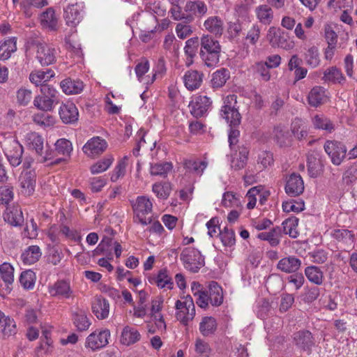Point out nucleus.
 <instances>
[{
  "mask_svg": "<svg viewBox=\"0 0 357 357\" xmlns=\"http://www.w3.org/2000/svg\"><path fill=\"white\" fill-rule=\"evenodd\" d=\"M221 116L226 120L231 127L228 140L229 146L238 142V137L240 135L238 130L234 128L241 123V116L237 107V96L235 94L228 95L223 99V105L221 108Z\"/></svg>",
  "mask_w": 357,
  "mask_h": 357,
  "instance_id": "nucleus-1",
  "label": "nucleus"
},
{
  "mask_svg": "<svg viewBox=\"0 0 357 357\" xmlns=\"http://www.w3.org/2000/svg\"><path fill=\"white\" fill-rule=\"evenodd\" d=\"M208 11V6L202 0L187 1L183 10L176 8L172 10V19L176 21H183L185 23L192 22L195 18H202Z\"/></svg>",
  "mask_w": 357,
  "mask_h": 357,
  "instance_id": "nucleus-2",
  "label": "nucleus"
},
{
  "mask_svg": "<svg viewBox=\"0 0 357 357\" xmlns=\"http://www.w3.org/2000/svg\"><path fill=\"white\" fill-rule=\"evenodd\" d=\"M200 56L208 67L216 66L220 61L221 46L211 35L204 34L200 38Z\"/></svg>",
  "mask_w": 357,
  "mask_h": 357,
  "instance_id": "nucleus-3",
  "label": "nucleus"
},
{
  "mask_svg": "<svg viewBox=\"0 0 357 357\" xmlns=\"http://www.w3.org/2000/svg\"><path fill=\"white\" fill-rule=\"evenodd\" d=\"M0 144L10 165L17 167L22 162L23 147L10 132L0 133Z\"/></svg>",
  "mask_w": 357,
  "mask_h": 357,
  "instance_id": "nucleus-4",
  "label": "nucleus"
},
{
  "mask_svg": "<svg viewBox=\"0 0 357 357\" xmlns=\"http://www.w3.org/2000/svg\"><path fill=\"white\" fill-rule=\"evenodd\" d=\"M184 268L191 273H197L204 264V257L201 252L191 247L184 248L180 255Z\"/></svg>",
  "mask_w": 357,
  "mask_h": 357,
  "instance_id": "nucleus-5",
  "label": "nucleus"
},
{
  "mask_svg": "<svg viewBox=\"0 0 357 357\" xmlns=\"http://www.w3.org/2000/svg\"><path fill=\"white\" fill-rule=\"evenodd\" d=\"M176 318L186 326L195 316V307L192 298L188 295L175 303Z\"/></svg>",
  "mask_w": 357,
  "mask_h": 357,
  "instance_id": "nucleus-6",
  "label": "nucleus"
},
{
  "mask_svg": "<svg viewBox=\"0 0 357 357\" xmlns=\"http://www.w3.org/2000/svg\"><path fill=\"white\" fill-rule=\"evenodd\" d=\"M153 204L150 199L146 196L137 197L132 204V209L135 213L134 220L143 226L151 223V219L146 215L152 211Z\"/></svg>",
  "mask_w": 357,
  "mask_h": 357,
  "instance_id": "nucleus-7",
  "label": "nucleus"
},
{
  "mask_svg": "<svg viewBox=\"0 0 357 357\" xmlns=\"http://www.w3.org/2000/svg\"><path fill=\"white\" fill-rule=\"evenodd\" d=\"M324 148L334 165H340L347 155V147L340 142L328 140Z\"/></svg>",
  "mask_w": 357,
  "mask_h": 357,
  "instance_id": "nucleus-8",
  "label": "nucleus"
},
{
  "mask_svg": "<svg viewBox=\"0 0 357 357\" xmlns=\"http://www.w3.org/2000/svg\"><path fill=\"white\" fill-rule=\"evenodd\" d=\"M36 59L41 66H49L56 61V50L50 44L38 43L35 45Z\"/></svg>",
  "mask_w": 357,
  "mask_h": 357,
  "instance_id": "nucleus-9",
  "label": "nucleus"
},
{
  "mask_svg": "<svg viewBox=\"0 0 357 357\" xmlns=\"http://www.w3.org/2000/svg\"><path fill=\"white\" fill-rule=\"evenodd\" d=\"M266 40L273 47H280L287 50L294 47V43L287 40L284 33L278 28L271 26L266 34Z\"/></svg>",
  "mask_w": 357,
  "mask_h": 357,
  "instance_id": "nucleus-10",
  "label": "nucleus"
},
{
  "mask_svg": "<svg viewBox=\"0 0 357 357\" xmlns=\"http://www.w3.org/2000/svg\"><path fill=\"white\" fill-rule=\"evenodd\" d=\"M84 4L77 2L68 6L64 9V19L68 26L75 27L82 20L84 15Z\"/></svg>",
  "mask_w": 357,
  "mask_h": 357,
  "instance_id": "nucleus-11",
  "label": "nucleus"
},
{
  "mask_svg": "<svg viewBox=\"0 0 357 357\" xmlns=\"http://www.w3.org/2000/svg\"><path fill=\"white\" fill-rule=\"evenodd\" d=\"M109 337L110 332L107 329L96 331L86 337L85 346L93 351L101 349L108 344Z\"/></svg>",
  "mask_w": 357,
  "mask_h": 357,
  "instance_id": "nucleus-12",
  "label": "nucleus"
},
{
  "mask_svg": "<svg viewBox=\"0 0 357 357\" xmlns=\"http://www.w3.org/2000/svg\"><path fill=\"white\" fill-rule=\"evenodd\" d=\"M107 147V142L100 137H94L89 139L83 146L84 153L90 158H96L101 155Z\"/></svg>",
  "mask_w": 357,
  "mask_h": 357,
  "instance_id": "nucleus-13",
  "label": "nucleus"
},
{
  "mask_svg": "<svg viewBox=\"0 0 357 357\" xmlns=\"http://www.w3.org/2000/svg\"><path fill=\"white\" fill-rule=\"evenodd\" d=\"M49 294L54 297L69 299L74 297V291L70 287V282L58 280L48 287Z\"/></svg>",
  "mask_w": 357,
  "mask_h": 357,
  "instance_id": "nucleus-14",
  "label": "nucleus"
},
{
  "mask_svg": "<svg viewBox=\"0 0 357 357\" xmlns=\"http://www.w3.org/2000/svg\"><path fill=\"white\" fill-rule=\"evenodd\" d=\"M212 101L206 96L195 97L189 104L191 114L195 117L202 116L211 107Z\"/></svg>",
  "mask_w": 357,
  "mask_h": 357,
  "instance_id": "nucleus-15",
  "label": "nucleus"
},
{
  "mask_svg": "<svg viewBox=\"0 0 357 357\" xmlns=\"http://www.w3.org/2000/svg\"><path fill=\"white\" fill-rule=\"evenodd\" d=\"M203 27L204 30L215 37H220L225 31V23L220 17L213 15L204 20Z\"/></svg>",
  "mask_w": 357,
  "mask_h": 357,
  "instance_id": "nucleus-16",
  "label": "nucleus"
},
{
  "mask_svg": "<svg viewBox=\"0 0 357 357\" xmlns=\"http://www.w3.org/2000/svg\"><path fill=\"white\" fill-rule=\"evenodd\" d=\"M91 310L97 319H105L109 316V303L107 299L96 296L91 301Z\"/></svg>",
  "mask_w": 357,
  "mask_h": 357,
  "instance_id": "nucleus-17",
  "label": "nucleus"
},
{
  "mask_svg": "<svg viewBox=\"0 0 357 357\" xmlns=\"http://www.w3.org/2000/svg\"><path fill=\"white\" fill-rule=\"evenodd\" d=\"M285 191L291 197L302 194L304 191V183L301 176L296 174H291L287 180Z\"/></svg>",
  "mask_w": 357,
  "mask_h": 357,
  "instance_id": "nucleus-18",
  "label": "nucleus"
},
{
  "mask_svg": "<svg viewBox=\"0 0 357 357\" xmlns=\"http://www.w3.org/2000/svg\"><path fill=\"white\" fill-rule=\"evenodd\" d=\"M59 116L64 123H73L78 120L79 113L74 103L67 102L60 106Z\"/></svg>",
  "mask_w": 357,
  "mask_h": 357,
  "instance_id": "nucleus-19",
  "label": "nucleus"
},
{
  "mask_svg": "<svg viewBox=\"0 0 357 357\" xmlns=\"http://www.w3.org/2000/svg\"><path fill=\"white\" fill-rule=\"evenodd\" d=\"M148 280L151 284H155L160 289H172L174 285L172 277L166 268L160 270L157 275L149 276Z\"/></svg>",
  "mask_w": 357,
  "mask_h": 357,
  "instance_id": "nucleus-20",
  "label": "nucleus"
},
{
  "mask_svg": "<svg viewBox=\"0 0 357 357\" xmlns=\"http://www.w3.org/2000/svg\"><path fill=\"white\" fill-rule=\"evenodd\" d=\"M21 193L25 196L31 195L35 190V173L32 171H26L22 173L20 178Z\"/></svg>",
  "mask_w": 357,
  "mask_h": 357,
  "instance_id": "nucleus-21",
  "label": "nucleus"
},
{
  "mask_svg": "<svg viewBox=\"0 0 357 357\" xmlns=\"http://www.w3.org/2000/svg\"><path fill=\"white\" fill-rule=\"evenodd\" d=\"M3 219L10 225L17 227L24 222V217L21 208L18 206H10L6 208L3 214Z\"/></svg>",
  "mask_w": 357,
  "mask_h": 357,
  "instance_id": "nucleus-22",
  "label": "nucleus"
},
{
  "mask_svg": "<svg viewBox=\"0 0 357 357\" xmlns=\"http://www.w3.org/2000/svg\"><path fill=\"white\" fill-rule=\"evenodd\" d=\"M326 90L324 87L316 86L309 92L307 96L308 104L314 107H317L327 101Z\"/></svg>",
  "mask_w": 357,
  "mask_h": 357,
  "instance_id": "nucleus-23",
  "label": "nucleus"
},
{
  "mask_svg": "<svg viewBox=\"0 0 357 357\" xmlns=\"http://www.w3.org/2000/svg\"><path fill=\"white\" fill-rule=\"evenodd\" d=\"M301 266V261L294 256H289L281 259L277 268L286 273H296Z\"/></svg>",
  "mask_w": 357,
  "mask_h": 357,
  "instance_id": "nucleus-24",
  "label": "nucleus"
},
{
  "mask_svg": "<svg viewBox=\"0 0 357 357\" xmlns=\"http://www.w3.org/2000/svg\"><path fill=\"white\" fill-rule=\"evenodd\" d=\"M203 80V74L197 70H188L183 77L185 87L190 91L198 89Z\"/></svg>",
  "mask_w": 357,
  "mask_h": 357,
  "instance_id": "nucleus-25",
  "label": "nucleus"
},
{
  "mask_svg": "<svg viewBox=\"0 0 357 357\" xmlns=\"http://www.w3.org/2000/svg\"><path fill=\"white\" fill-rule=\"evenodd\" d=\"M40 24L43 28L50 31H55L58 26V18L55 15L54 10L52 8H47L40 16Z\"/></svg>",
  "mask_w": 357,
  "mask_h": 357,
  "instance_id": "nucleus-26",
  "label": "nucleus"
},
{
  "mask_svg": "<svg viewBox=\"0 0 357 357\" xmlns=\"http://www.w3.org/2000/svg\"><path fill=\"white\" fill-rule=\"evenodd\" d=\"M140 337V333L136 328L126 326L122 330L120 342L123 345L130 346L138 342Z\"/></svg>",
  "mask_w": 357,
  "mask_h": 357,
  "instance_id": "nucleus-27",
  "label": "nucleus"
},
{
  "mask_svg": "<svg viewBox=\"0 0 357 357\" xmlns=\"http://www.w3.org/2000/svg\"><path fill=\"white\" fill-rule=\"evenodd\" d=\"M208 299L213 306H220L223 302V293L222 287L215 281L208 284Z\"/></svg>",
  "mask_w": 357,
  "mask_h": 357,
  "instance_id": "nucleus-28",
  "label": "nucleus"
},
{
  "mask_svg": "<svg viewBox=\"0 0 357 357\" xmlns=\"http://www.w3.org/2000/svg\"><path fill=\"white\" fill-rule=\"evenodd\" d=\"M322 79L325 82H331L333 84H344L346 78L342 71L336 66H332L327 68L324 72Z\"/></svg>",
  "mask_w": 357,
  "mask_h": 357,
  "instance_id": "nucleus-29",
  "label": "nucleus"
},
{
  "mask_svg": "<svg viewBox=\"0 0 357 357\" xmlns=\"http://www.w3.org/2000/svg\"><path fill=\"white\" fill-rule=\"evenodd\" d=\"M257 237L260 240L268 241L271 246L276 247L280 242L282 229L280 227H275L269 231L258 234Z\"/></svg>",
  "mask_w": 357,
  "mask_h": 357,
  "instance_id": "nucleus-30",
  "label": "nucleus"
},
{
  "mask_svg": "<svg viewBox=\"0 0 357 357\" xmlns=\"http://www.w3.org/2000/svg\"><path fill=\"white\" fill-rule=\"evenodd\" d=\"M63 93L67 95L79 93L84 89L83 82L78 79H65L60 83Z\"/></svg>",
  "mask_w": 357,
  "mask_h": 357,
  "instance_id": "nucleus-31",
  "label": "nucleus"
},
{
  "mask_svg": "<svg viewBox=\"0 0 357 357\" xmlns=\"http://www.w3.org/2000/svg\"><path fill=\"white\" fill-rule=\"evenodd\" d=\"M42 255L39 246L30 245L24 250L21 255L24 264L31 265L38 261Z\"/></svg>",
  "mask_w": 357,
  "mask_h": 357,
  "instance_id": "nucleus-32",
  "label": "nucleus"
},
{
  "mask_svg": "<svg viewBox=\"0 0 357 357\" xmlns=\"http://www.w3.org/2000/svg\"><path fill=\"white\" fill-rule=\"evenodd\" d=\"M208 166V162L205 160H185L183 162V167L187 172L201 176L204 169Z\"/></svg>",
  "mask_w": 357,
  "mask_h": 357,
  "instance_id": "nucleus-33",
  "label": "nucleus"
},
{
  "mask_svg": "<svg viewBox=\"0 0 357 357\" xmlns=\"http://www.w3.org/2000/svg\"><path fill=\"white\" fill-rule=\"evenodd\" d=\"M273 135L276 143L281 147L287 146L291 143V135L288 129L284 126H275Z\"/></svg>",
  "mask_w": 357,
  "mask_h": 357,
  "instance_id": "nucleus-34",
  "label": "nucleus"
},
{
  "mask_svg": "<svg viewBox=\"0 0 357 357\" xmlns=\"http://www.w3.org/2000/svg\"><path fill=\"white\" fill-rule=\"evenodd\" d=\"M73 320L75 327L79 331H85L91 326V321L87 317L86 312L79 308L73 312Z\"/></svg>",
  "mask_w": 357,
  "mask_h": 357,
  "instance_id": "nucleus-35",
  "label": "nucleus"
},
{
  "mask_svg": "<svg viewBox=\"0 0 357 357\" xmlns=\"http://www.w3.org/2000/svg\"><path fill=\"white\" fill-rule=\"evenodd\" d=\"M54 76V73L51 70L47 71L34 70L29 75L30 82L36 86L45 85L44 83L49 81Z\"/></svg>",
  "mask_w": 357,
  "mask_h": 357,
  "instance_id": "nucleus-36",
  "label": "nucleus"
},
{
  "mask_svg": "<svg viewBox=\"0 0 357 357\" xmlns=\"http://www.w3.org/2000/svg\"><path fill=\"white\" fill-rule=\"evenodd\" d=\"M312 123L315 129L326 130L332 132L335 126L332 121L323 114H316L312 118Z\"/></svg>",
  "mask_w": 357,
  "mask_h": 357,
  "instance_id": "nucleus-37",
  "label": "nucleus"
},
{
  "mask_svg": "<svg viewBox=\"0 0 357 357\" xmlns=\"http://www.w3.org/2000/svg\"><path fill=\"white\" fill-rule=\"evenodd\" d=\"M259 21L265 25H269L273 20V11L268 5H260L255 9Z\"/></svg>",
  "mask_w": 357,
  "mask_h": 357,
  "instance_id": "nucleus-38",
  "label": "nucleus"
},
{
  "mask_svg": "<svg viewBox=\"0 0 357 357\" xmlns=\"http://www.w3.org/2000/svg\"><path fill=\"white\" fill-rule=\"evenodd\" d=\"M294 340L297 346L306 350L312 345V336L308 331H298L294 335Z\"/></svg>",
  "mask_w": 357,
  "mask_h": 357,
  "instance_id": "nucleus-39",
  "label": "nucleus"
},
{
  "mask_svg": "<svg viewBox=\"0 0 357 357\" xmlns=\"http://www.w3.org/2000/svg\"><path fill=\"white\" fill-rule=\"evenodd\" d=\"M305 275L307 280L317 285H321L324 280V273L316 266H310L305 268Z\"/></svg>",
  "mask_w": 357,
  "mask_h": 357,
  "instance_id": "nucleus-40",
  "label": "nucleus"
},
{
  "mask_svg": "<svg viewBox=\"0 0 357 357\" xmlns=\"http://www.w3.org/2000/svg\"><path fill=\"white\" fill-rule=\"evenodd\" d=\"M26 142L29 149L36 151V155L43 149L44 139L37 132H31L26 135Z\"/></svg>",
  "mask_w": 357,
  "mask_h": 357,
  "instance_id": "nucleus-41",
  "label": "nucleus"
},
{
  "mask_svg": "<svg viewBox=\"0 0 357 357\" xmlns=\"http://www.w3.org/2000/svg\"><path fill=\"white\" fill-rule=\"evenodd\" d=\"M199 329L202 335L204 337L214 334L217 329L215 319L212 317H203L199 323Z\"/></svg>",
  "mask_w": 357,
  "mask_h": 357,
  "instance_id": "nucleus-42",
  "label": "nucleus"
},
{
  "mask_svg": "<svg viewBox=\"0 0 357 357\" xmlns=\"http://www.w3.org/2000/svg\"><path fill=\"white\" fill-rule=\"evenodd\" d=\"M305 63L310 67L314 68L321 63L319 51L317 47H310L304 54Z\"/></svg>",
  "mask_w": 357,
  "mask_h": 357,
  "instance_id": "nucleus-43",
  "label": "nucleus"
},
{
  "mask_svg": "<svg viewBox=\"0 0 357 357\" xmlns=\"http://www.w3.org/2000/svg\"><path fill=\"white\" fill-rule=\"evenodd\" d=\"M114 158L111 155H107L102 159L98 160L90 167V171L92 174H98L107 171L112 164Z\"/></svg>",
  "mask_w": 357,
  "mask_h": 357,
  "instance_id": "nucleus-44",
  "label": "nucleus"
},
{
  "mask_svg": "<svg viewBox=\"0 0 357 357\" xmlns=\"http://www.w3.org/2000/svg\"><path fill=\"white\" fill-rule=\"evenodd\" d=\"M47 4V0H22L20 6L24 15L27 17H30L33 14L32 8H41Z\"/></svg>",
  "mask_w": 357,
  "mask_h": 357,
  "instance_id": "nucleus-45",
  "label": "nucleus"
},
{
  "mask_svg": "<svg viewBox=\"0 0 357 357\" xmlns=\"http://www.w3.org/2000/svg\"><path fill=\"white\" fill-rule=\"evenodd\" d=\"M17 50L16 40L11 38L3 42H0V59L6 60L10 58L11 54Z\"/></svg>",
  "mask_w": 357,
  "mask_h": 357,
  "instance_id": "nucleus-46",
  "label": "nucleus"
},
{
  "mask_svg": "<svg viewBox=\"0 0 357 357\" xmlns=\"http://www.w3.org/2000/svg\"><path fill=\"white\" fill-rule=\"evenodd\" d=\"M298 220L295 218H289L283 221L282 233L288 234L291 238H296L298 236L297 230Z\"/></svg>",
  "mask_w": 357,
  "mask_h": 357,
  "instance_id": "nucleus-47",
  "label": "nucleus"
},
{
  "mask_svg": "<svg viewBox=\"0 0 357 357\" xmlns=\"http://www.w3.org/2000/svg\"><path fill=\"white\" fill-rule=\"evenodd\" d=\"M33 105L43 112H50L53 109L55 103L54 100L46 98L43 94L36 96L33 99Z\"/></svg>",
  "mask_w": 357,
  "mask_h": 357,
  "instance_id": "nucleus-48",
  "label": "nucleus"
},
{
  "mask_svg": "<svg viewBox=\"0 0 357 357\" xmlns=\"http://www.w3.org/2000/svg\"><path fill=\"white\" fill-rule=\"evenodd\" d=\"M229 78V72L225 68L216 70L212 75L211 84L213 88H220L224 86Z\"/></svg>",
  "mask_w": 357,
  "mask_h": 357,
  "instance_id": "nucleus-49",
  "label": "nucleus"
},
{
  "mask_svg": "<svg viewBox=\"0 0 357 357\" xmlns=\"http://www.w3.org/2000/svg\"><path fill=\"white\" fill-rule=\"evenodd\" d=\"M171 162L152 163L150 166V174L153 176H165L172 169Z\"/></svg>",
  "mask_w": 357,
  "mask_h": 357,
  "instance_id": "nucleus-50",
  "label": "nucleus"
},
{
  "mask_svg": "<svg viewBox=\"0 0 357 357\" xmlns=\"http://www.w3.org/2000/svg\"><path fill=\"white\" fill-rule=\"evenodd\" d=\"M152 321L147 324L148 332L151 334L162 333L166 331V323L163 317L151 318Z\"/></svg>",
  "mask_w": 357,
  "mask_h": 357,
  "instance_id": "nucleus-51",
  "label": "nucleus"
},
{
  "mask_svg": "<svg viewBox=\"0 0 357 357\" xmlns=\"http://www.w3.org/2000/svg\"><path fill=\"white\" fill-rule=\"evenodd\" d=\"M128 156H124L118 162V164L116 165L111 174L110 178L112 182H116L120 178H122L125 176L126 172V167L128 165Z\"/></svg>",
  "mask_w": 357,
  "mask_h": 357,
  "instance_id": "nucleus-52",
  "label": "nucleus"
},
{
  "mask_svg": "<svg viewBox=\"0 0 357 357\" xmlns=\"http://www.w3.org/2000/svg\"><path fill=\"white\" fill-rule=\"evenodd\" d=\"M0 275L6 283L7 288L14 280V268L9 263H3L0 265Z\"/></svg>",
  "mask_w": 357,
  "mask_h": 357,
  "instance_id": "nucleus-53",
  "label": "nucleus"
},
{
  "mask_svg": "<svg viewBox=\"0 0 357 357\" xmlns=\"http://www.w3.org/2000/svg\"><path fill=\"white\" fill-rule=\"evenodd\" d=\"M55 149L58 155L70 156L73 151L72 143L64 138L58 139L55 143Z\"/></svg>",
  "mask_w": 357,
  "mask_h": 357,
  "instance_id": "nucleus-54",
  "label": "nucleus"
},
{
  "mask_svg": "<svg viewBox=\"0 0 357 357\" xmlns=\"http://www.w3.org/2000/svg\"><path fill=\"white\" fill-rule=\"evenodd\" d=\"M0 330L5 337L15 334L16 325L14 320L9 317L4 316L0 324Z\"/></svg>",
  "mask_w": 357,
  "mask_h": 357,
  "instance_id": "nucleus-55",
  "label": "nucleus"
},
{
  "mask_svg": "<svg viewBox=\"0 0 357 357\" xmlns=\"http://www.w3.org/2000/svg\"><path fill=\"white\" fill-rule=\"evenodd\" d=\"M331 236L337 241L344 243H351L353 242V234L347 229H336L331 231Z\"/></svg>",
  "mask_w": 357,
  "mask_h": 357,
  "instance_id": "nucleus-56",
  "label": "nucleus"
},
{
  "mask_svg": "<svg viewBox=\"0 0 357 357\" xmlns=\"http://www.w3.org/2000/svg\"><path fill=\"white\" fill-rule=\"evenodd\" d=\"M248 151L244 149L231 161V167L234 170L243 169L247 163Z\"/></svg>",
  "mask_w": 357,
  "mask_h": 357,
  "instance_id": "nucleus-57",
  "label": "nucleus"
},
{
  "mask_svg": "<svg viewBox=\"0 0 357 357\" xmlns=\"http://www.w3.org/2000/svg\"><path fill=\"white\" fill-rule=\"evenodd\" d=\"M291 130L293 134L298 139H302L307 135V131L305 123L299 119H296L292 122Z\"/></svg>",
  "mask_w": 357,
  "mask_h": 357,
  "instance_id": "nucleus-58",
  "label": "nucleus"
},
{
  "mask_svg": "<svg viewBox=\"0 0 357 357\" xmlns=\"http://www.w3.org/2000/svg\"><path fill=\"white\" fill-rule=\"evenodd\" d=\"M152 190L155 195L161 199H167L171 192V185L168 183H155L153 185Z\"/></svg>",
  "mask_w": 357,
  "mask_h": 357,
  "instance_id": "nucleus-59",
  "label": "nucleus"
},
{
  "mask_svg": "<svg viewBox=\"0 0 357 357\" xmlns=\"http://www.w3.org/2000/svg\"><path fill=\"white\" fill-rule=\"evenodd\" d=\"M36 280L35 273L31 270L24 271L21 273L20 282L25 289H32Z\"/></svg>",
  "mask_w": 357,
  "mask_h": 357,
  "instance_id": "nucleus-60",
  "label": "nucleus"
},
{
  "mask_svg": "<svg viewBox=\"0 0 357 357\" xmlns=\"http://www.w3.org/2000/svg\"><path fill=\"white\" fill-rule=\"evenodd\" d=\"M17 102L21 106H26L32 98V92L26 88H20L16 93Z\"/></svg>",
  "mask_w": 357,
  "mask_h": 357,
  "instance_id": "nucleus-61",
  "label": "nucleus"
},
{
  "mask_svg": "<svg viewBox=\"0 0 357 357\" xmlns=\"http://www.w3.org/2000/svg\"><path fill=\"white\" fill-rule=\"evenodd\" d=\"M263 190V186L258 185L253 187L248 190L246 195V198L248 199V208L252 209L255 207L257 203V196L259 195L260 191H262Z\"/></svg>",
  "mask_w": 357,
  "mask_h": 357,
  "instance_id": "nucleus-62",
  "label": "nucleus"
},
{
  "mask_svg": "<svg viewBox=\"0 0 357 357\" xmlns=\"http://www.w3.org/2000/svg\"><path fill=\"white\" fill-rule=\"evenodd\" d=\"M195 349L197 354L203 357H208L211 351L208 343L201 338L196 339Z\"/></svg>",
  "mask_w": 357,
  "mask_h": 357,
  "instance_id": "nucleus-63",
  "label": "nucleus"
},
{
  "mask_svg": "<svg viewBox=\"0 0 357 357\" xmlns=\"http://www.w3.org/2000/svg\"><path fill=\"white\" fill-rule=\"evenodd\" d=\"M220 240L225 246L231 247L235 244V234L232 229L225 228L219 232Z\"/></svg>",
  "mask_w": 357,
  "mask_h": 357,
  "instance_id": "nucleus-64",
  "label": "nucleus"
}]
</instances>
